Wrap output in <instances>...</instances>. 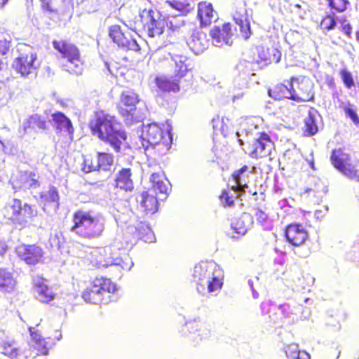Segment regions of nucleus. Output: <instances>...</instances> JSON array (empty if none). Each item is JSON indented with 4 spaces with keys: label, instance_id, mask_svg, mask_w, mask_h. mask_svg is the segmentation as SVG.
Wrapping results in <instances>:
<instances>
[{
    "label": "nucleus",
    "instance_id": "9",
    "mask_svg": "<svg viewBox=\"0 0 359 359\" xmlns=\"http://www.w3.org/2000/svg\"><path fill=\"white\" fill-rule=\"evenodd\" d=\"M276 151L275 144L266 132L258 133L257 137L248 143L245 152L254 159L268 158L272 161Z\"/></svg>",
    "mask_w": 359,
    "mask_h": 359
},
{
    "label": "nucleus",
    "instance_id": "19",
    "mask_svg": "<svg viewBox=\"0 0 359 359\" xmlns=\"http://www.w3.org/2000/svg\"><path fill=\"white\" fill-rule=\"evenodd\" d=\"M254 55V62L263 67L272 63H278L282 56L281 51L277 48H269L264 46H256Z\"/></svg>",
    "mask_w": 359,
    "mask_h": 359
},
{
    "label": "nucleus",
    "instance_id": "38",
    "mask_svg": "<svg viewBox=\"0 0 359 359\" xmlns=\"http://www.w3.org/2000/svg\"><path fill=\"white\" fill-rule=\"evenodd\" d=\"M16 285L13 273L7 269L0 268V290L4 292H12Z\"/></svg>",
    "mask_w": 359,
    "mask_h": 359
},
{
    "label": "nucleus",
    "instance_id": "2",
    "mask_svg": "<svg viewBox=\"0 0 359 359\" xmlns=\"http://www.w3.org/2000/svg\"><path fill=\"white\" fill-rule=\"evenodd\" d=\"M86 262L90 270L104 269L113 265L128 270L133 265L130 255L123 253L121 256H117L110 245L91 248L86 257Z\"/></svg>",
    "mask_w": 359,
    "mask_h": 359
},
{
    "label": "nucleus",
    "instance_id": "7",
    "mask_svg": "<svg viewBox=\"0 0 359 359\" xmlns=\"http://www.w3.org/2000/svg\"><path fill=\"white\" fill-rule=\"evenodd\" d=\"M53 48L57 50L62 58L67 60V70L69 73L80 75L83 71V61L79 48L67 40H54Z\"/></svg>",
    "mask_w": 359,
    "mask_h": 359
},
{
    "label": "nucleus",
    "instance_id": "3",
    "mask_svg": "<svg viewBox=\"0 0 359 359\" xmlns=\"http://www.w3.org/2000/svg\"><path fill=\"white\" fill-rule=\"evenodd\" d=\"M72 219L73 225L70 230L82 238L96 239L104 232L103 221L90 212L77 210L72 214Z\"/></svg>",
    "mask_w": 359,
    "mask_h": 359
},
{
    "label": "nucleus",
    "instance_id": "20",
    "mask_svg": "<svg viewBox=\"0 0 359 359\" xmlns=\"http://www.w3.org/2000/svg\"><path fill=\"white\" fill-rule=\"evenodd\" d=\"M234 9L235 11L233 18L236 25L239 27L241 37L245 40L248 39L250 37L252 32L245 2H235Z\"/></svg>",
    "mask_w": 359,
    "mask_h": 359
},
{
    "label": "nucleus",
    "instance_id": "56",
    "mask_svg": "<svg viewBox=\"0 0 359 359\" xmlns=\"http://www.w3.org/2000/svg\"><path fill=\"white\" fill-rule=\"evenodd\" d=\"M9 0H0V8H3Z\"/></svg>",
    "mask_w": 359,
    "mask_h": 359
},
{
    "label": "nucleus",
    "instance_id": "24",
    "mask_svg": "<svg viewBox=\"0 0 359 359\" xmlns=\"http://www.w3.org/2000/svg\"><path fill=\"white\" fill-rule=\"evenodd\" d=\"M164 198L158 196L154 189H148L141 194L140 203L146 213L154 214L158 209V199L163 200Z\"/></svg>",
    "mask_w": 359,
    "mask_h": 359
},
{
    "label": "nucleus",
    "instance_id": "51",
    "mask_svg": "<svg viewBox=\"0 0 359 359\" xmlns=\"http://www.w3.org/2000/svg\"><path fill=\"white\" fill-rule=\"evenodd\" d=\"M320 25L322 29L330 31L335 27L336 21L331 15H326L323 18Z\"/></svg>",
    "mask_w": 359,
    "mask_h": 359
},
{
    "label": "nucleus",
    "instance_id": "14",
    "mask_svg": "<svg viewBox=\"0 0 359 359\" xmlns=\"http://www.w3.org/2000/svg\"><path fill=\"white\" fill-rule=\"evenodd\" d=\"M296 80L297 79L294 77L290 78V87L283 83H278L269 90V95L275 100L290 99L297 102H306L311 100L313 95H311L309 93L305 95L294 92L292 82Z\"/></svg>",
    "mask_w": 359,
    "mask_h": 359
},
{
    "label": "nucleus",
    "instance_id": "30",
    "mask_svg": "<svg viewBox=\"0 0 359 359\" xmlns=\"http://www.w3.org/2000/svg\"><path fill=\"white\" fill-rule=\"evenodd\" d=\"M210 34L216 43L228 44L232 36L231 25L226 22L222 26H215L210 29Z\"/></svg>",
    "mask_w": 359,
    "mask_h": 359
},
{
    "label": "nucleus",
    "instance_id": "22",
    "mask_svg": "<svg viewBox=\"0 0 359 359\" xmlns=\"http://www.w3.org/2000/svg\"><path fill=\"white\" fill-rule=\"evenodd\" d=\"M183 331L185 333L189 332L191 339L196 343L210 336V329L203 323L196 320L187 322L184 325Z\"/></svg>",
    "mask_w": 359,
    "mask_h": 359
},
{
    "label": "nucleus",
    "instance_id": "26",
    "mask_svg": "<svg viewBox=\"0 0 359 359\" xmlns=\"http://www.w3.org/2000/svg\"><path fill=\"white\" fill-rule=\"evenodd\" d=\"M28 330L31 336V348L35 351L36 355H46L48 348L45 339L41 336V331L32 326L29 327Z\"/></svg>",
    "mask_w": 359,
    "mask_h": 359
},
{
    "label": "nucleus",
    "instance_id": "25",
    "mask_svg": "<svg viewBox=\"0 0 359 359\" xmlns=\"http://www.w3.org/2000/svg\"><path fill=\"white\" fill-rule=\"evenodd\" d=\"M174 77L177 81H180L189 74H191L194 69L192 60L187 56L176 55L174 57Z\"/></svg>",
    "mask_w": 359,
    "mask_h": 359
},
{
    "label": "nucleus",
    "instance_id": "6",
    "mask_svg": "<svg viewBox=\"0 0 359 359\" xmlns=\"http://www.w3.org/2000/svg\"><path fill=\"white\" fill-rule=\"evenodd\" d=\"M192 282L196 284L198 293L203 294L219 290L223 285V277L219 269L207 263L196 264L192 273Z\"/></svg>",
    "mask_w": 359,
    "mask_h": 359
},
{
    "label": "nucleus",
    "instance_id": "57",
    "mask_svg": "<svg viewBox=\"0 0 359 359\" xmlns=\"http://www.w3.org/2000/svg\"><path fill=\"white\" fill-rule=\"evenodd\" d=\"M355 38H356V41L359 43V29L355 33Z\"/></svg>",
    "mask_w": 359,
    "mask_h": 359
},
{
    "label": "nucleus",
    "instance_id": "49",
    "mask_svg": "<svg viewBox=\"0 0 359 359\" xmlns=\"http://www.w3.org/2000/svg\"><path fill=\"white\" fill-rule=\"evenodd\" d=\"M157 84L161 89L165 91H175L179 90L180 89L177 83L171 81L168 79H158Z\"/></svg>",
    "mask_w": 359,
    "mask_h": 359
},
{
    "label": "nucleus",
    "instance_id": "50",
    "mask_svg": "<svg viewBox=\"0 0 359 359\" xmlns=\"http://www.w3.org/2000/svg\"><path fill=\"white\" fill-rule=\"evenodd\" d=\"M166 3L168 4L170 7L182 12V13H189L192 8L190 4L188 3H183L178 1H168Z\"/></svg>",
    "mask_w": 359,
    "mask_h": 359
},
{
    "label": "nucleus",
    "instance_id": "47",
    "mask_svg": "<svg viewBox=\"0 0 359 359\" xmlns=\"http://www.w3.org/2000/svg\"><path fill=\"white\" fill-rule=\"evenodd\" d=\"M219 201L223 207H232L234 205L235 199L233 196L230 194L227 189L223 190L219 196Z\"/></svg>",
    "mask_w": 359,
    "mask_h": 359
},
{
    "label": "nucleus",
    "instance_id": "21",
    "mask_svg": "<svg viewBox=\"0 0 359 359\" xmlns=\"http://www.w3.org/2000/svg\"><path fill=\"white\" fill-rule=\"evenodd\" d=\"M285 235L288 243L294 246L302 245L309 238L307 230L299 224H290L287 226Z\"/></svg>",
    "mask_w": 359,
    "mask_h": 359
},
{
    "label": "nucleus",
    "instance_id": "60",
    "mask_svg": "<svg viewBox=\"0 0 359 359\" xmlns=\"http://www.w3.org/2000/svg\"><path fill=\"white\" fill-rule=\"evenodd\" d=\"M346 20H341V22H345Z\"/></svg>",
    "mask_w": 359,
    "mask_h": 359
},
{
    "label": "nucleus",
    "instance_id": "48",
    "mask_svg": "<svg viewBox=\"0 0 359 359\" xmlns=\"http://www.w3.org/2000/svg\"><path fill=\"white\" fill-rule=\"evenodd\" d=\"M330 8L336 12L341 13L346 10L348 0H327Z\"/></svg>",
    "mask_w": 359,
    "mask_h": 359
},
{
    "label": "nucleus",
    "instance_id": "42",
    "mask_svg": "<svg viewBox=\"0 0 359 359\" xmlns=\"http://www.w3.org/2000/svg\"><path fill=\"white\" fill-rule=\"evenodd\" d=\"M245 213H242L232 219L231 226L238 235H244L248 230L247 225L244 221Z\"/></svg>",
    "mask_w": 359,
    "mask_h": 359
},
{
    "label": "nucleus",
    "instance_id": "45",
    "mask_svg": "<svg viewBox=\"0 0 359 359\" xmlns=\"http://www.w3.org/2000/svg\"><path fill=\"white\" fill-rule=\"evenodd\" d=\"M40 198L44 205H48L52 203H57L60 197L56 188L51 187L46 194H40Z\"/></svg>",
    "mask_w": 359,
    "mask_h": 359
},
{
    "label": "nucleus",
    "instance_id": "62",
    "mask_svg": "<svg viewBox=\"0 0 359 359\" xmlns=\"http://www.w3.org/2000/svg\"><path fill=\"white\" fill-rule=\"evenodd\" d=\"M357 359H359V357Z\"/></svg>",
    "mask_w": 359,
    "mask_h": 359
},
{
    "label": "nucleus",
    "instance_id": "18",
    "mask_svg": "<svg viewBox=\"0 0 359 359\" xmlns=\"http://www.w3.org/2000/svg\"><path fill=\"white\" fill-rule=\"evenodd\" d=\"M139 102V96L134 90L123 91L116 104L118 113L126 118L133 116Z\"/></svg>",
    "mask_w": 359,
    "mask_h": 359
},
{
    "label": "nucleus",
    "instance_id": "39",
    "mask_svg": "<svg viewBox=\"0 0 359 359\" xmlns=\"http://www.w3.org/2000/svg\"><path fill=\"white\" fill-rule=\"evenodd\" d=\"M313 109H311L308 112V116L304 119V127L303 134L306 137H311L317 133L318 128L315 119Z\"/></svg>",
    "mask_w": 359,
    "mask_h": 359
},
{
    "label": "nucleus",
    "instance_id": "15",
    "mask_svg": "<svg viewBox=\"0 0 359 359\" xmlns=\"http://www.w3.org/2000/svg\"><path fill=\"white\" fill-rule=\"evenodd\" d=\"M15 192L39 189L41 187L39 176L32 170L20 171L11 180Z\"/></svg>",
    "mask_w": 359,
    "mask_h": 359
},
{
    "label": "nucleus",
    "instance_id": "29",
    "mask_svg": "<svg viewBox=\"0 0 359 359\" xmlns=\"http://www.w3.org/2000/svg\"><path fill=\"white\" fill-rule=\"evenodd\" d=\"M187 44L195 54H200L208 47L209 41L203 32L195 31L188 39Z\"/></svg>",
    "mask_w": 359,
    "mask_h": 359
},
{
    "label": "nucleus",
    "instance_id": "41",
    "mask_svg": "<svg viewBox=\"0 0 359 359\" xmlns=\"http://www.w3.org/2000/svg\"><path fill=\"white\" fill-rule=\"evenodd\" d=\"M82 159L81 170L84 172L89 173L99 170L97 156L91 154H86L82 155Z\"/></svg>",
    "mask_w": 359,
    "mask_h": 359
},
{
    "label": "nucleus",
    "instance_id": "5",
    "mask_svg": "<svg viewBox=\"0 0 359 359\" xmlns=\"http://www.w3.org/2000/svg\"><path fill=\"white\" fill-rule=\"evenodd\" d=\"M116 290L112 280L103 276H95L81 293L83 300L90 304H107L111 301V294Z\"/></svg>",
    "mask_w": 359,
    "mask_h": 359
},
{
    "label": "nucleus",
    "instance_id": "43",
    "mask_svg": "<svg viewBox=\"0 0 359 359\" xmlns=\"http://www.w3.org/2000/svg\"><path fill=\"white\" fill-rule=\"evenodd\" d=\"M12 46V39L8 34H0V57L7 55ZM3 61L0 59V70L2 69Z\"/></svg>",
    "mask_w": 359,
    "mask_h": 359
},
{
    "label": "nucleus",
    "instance_id": "36",
    "mask_svg": "<svg viewBox=\"0 0 359 359\" xmlns=\"http://www.w3.org/2000/svg\"><path fill=\"white\" fill-rule=\"evenodd\" d=\"M198 17L201 25H208L215 20V13L210 3L202 1L198 5Z\"/></svg>",
    "mask_w": 359,
    "mask_h": 359
},
{
    "label": "nucleus",
    "instance_id": "16",
    "mask_svg": "<svg viewBox=\"0 0 359 359\" xmlns=\"http://www.w3.org/2000/svg\"><path fill=\"white\" fill-rule=\"evenodd\" d=\"M18 257L29 266L43 263L44 251L36 244H20L15 248Z\"/></svg>",
    "mask_w": 359,
    "mask_h": 359
},
{
    "label": "nucleus",
    "instance_id": "34",
    "mask_svg": "<svg viewBox=\"0 0 359 359\" xmlns=\"http://www.w3.org/2000/svg\"><path fill=\"white\" fill-rule=\"evenodd\" d=\"M150 181L152 186L150 189H154L155 191L162 195L163 198H165L168 191L170 190V184L167 179L163 175L158 172H154L151 175Z\"/></svg>",
    "mask_w": 359,
    "mask_h": 359
},
{
    "label": "nucleus",
    "instance_id": "59",
    "mask_svg": "<svg viewBox=\"0 0 359 359\" xmlns=\"http://www.w3.org/2000/svg\"><path fill=\"white\" fill-rule=\"evenodd\" d=\"M6 250H7V248H4L3 252H1L0 253H1V254H3V252H5Z\"/></svg>",
    "mask_w": 359,
    "mask_h": 359
},
{
    "label": "nucleus",
    "instance_id": "27",
    "mask_svg": "<svg viewBox=\"0 0 359 359\" xmlns=\"http://www.w3.org/2000/svg\"><path fill=\"white\" fill-rule=\"evenodd\" d=\"M34 287L37 294V298L42 302L49 303L56 297V293L42 278H36L34 280Z\"/></svg>",
    "mask_w": 359,
    "mask_h": 359
},
{
    "label": "nucleus",
    "instance_id": "40",
    "mask_svg": "<svg viewBox=\"0 0 359 359\" xmlns=\"http://www.w3.org/2000/svg\"><path fill=\"white\" fill-rule=\"evenodd\" d=\"M285 354L287 359H311L309 353L299 349V346L294 343L286 346Z\"/></svg>",
    "mask_w": 359,
    "mask_h": 359
},
{
    "label": "nucleus",
    "instance_id": "23",
    "mask_svg": "<svg viewBox=\"0 0 359 359\" xmlns=\"http://www.w3.org/2000/svg\"><path fill=\"white\" fill-rule=\"evenodd\" d=\"M57 134H66L72 140L74 137V126L71 120L61 111H55L52 114Z\"/></svg>",
    "mask_w": 359,
    "mask_h": 359
},
{
    "label": "nucleus",
    "instance_id": "28",
    "mask_svg": "<svg viewBox=\"0 0 359 359\" xmlns=\"http://www.w3.org/2000/svg\"><path fill=\"white\" fill-rule=\"evenodd\" d=\"M132 169L122 168L116 175L114 180V187L125 191H131L134 188L133 181L132 179Z\"/></svg>",
    "mask_w": 359,
    "mask_h": 359
},
{
    "label": "nucleus",
    "instance_id": "11",
    "mask_svg": "<svg viewBox=\"0 0 359 359\" xmlns=\"http://www.w3.org/2000/svg\"><path fill=\"white\" fill-rule=\"evenodd\" d=\"M330 163L333 167L346 177L359 182V172L351 163L349 154L345 151L344 148L332 149L330 155Z\"/></svg>",
    "mask_w": 359,
    "mask_h": 359
},
{
    "label": "nucleus",
    "instance_id": "33",
    "mask_svg": "<svg viewBox=\"0 0 359 359\" xmlns=\"http://www.w3.org/2000/svg\"><path fill=\"white\" fill-rule=\"evenodd\" d=\"M325 192L323 182L320 180H316L304 189L303 195L306 198L313 199L314 202L318 203L321 201Z\"/></svg>",
    "mask_w": 359,
    "mask_h": 359
},
{
    "label": "nucleus",
    "instance_id": "61",
    "mask_svg": "<svg viewBox=\"0 0 359 359\" xmlns=\"http://www.w3.org/2000/svg\"><path fill=\"white\" fill-rule=\"evenodd\" d=\"M357 359H359V357Z\"/></svg>",
    "mask_w": 359,
    "mask_h": 359
},
{
    "label": "nucleus",
    "instance_id": "10",
    "mask_svg": "<svg viewBox=\"0 0 359 359\" xmlns=\"http://www.w3.org/2000/svg\"><path fill=\"white\" fill-rule=\"evenodd\" d=\"M147 15L149 20L144 23V27L147 31L149 37L161 35L165 29L168 32H175L180 27V22L177 21L175 17H165L159 15L156 18L151 11H149Z\"/></svg>",
    "mask_w": 359,
    "mask_h": 359
},
{
    "label": "nucleus",
    "instance_id": "31",
    "mask_svg": "<svg viewBox=\"0 0 359 359\" xmlns=\"http://www.w3.org/2000/svg\"><path fill=\"white\" fill-rule=\"evenodd\" d=\"M255 167L250 169L247 165H243L241 168L235 170L231 174V177L233 180L235 184L231 187V189L236 192L244 191L245 188H248L247 182L243 183V180L245 176L253 172Z\"/></svg>",
    "mask_w": 359,
    "mask_h": 359
},
{
    "label": "nucleus",
    "instance_id": "58",
    "mask_svg": "<svg viewBox=\"0 0 359 359\" xmlns=\"http://www.w3.org/2000/svg\"><path fill=\"white\" fill-rule=\"evenodd\" d=\"M238 142L241 146H243L244 144L243 141L241 139H238Z\"/></svg>",
    "mask_w": 359,
    "mask_h": 359
},
{
    "label": "nucleus",
    "instance_id": "32",
    "mask_svg": "<svg viewBox=\"0 0 359 359\" xmlns=\"http://www.w3.org/2000/svg\"><path fill=\"white\" fill-rule=\"evenodd\" d=\"M1 351L11 359H27L25 350L22 349L14 341L5 340L1 343Z\"/></svg>",
    "mask_w": 359,
    "mask_h": 359
},
{
    "label": "nucleus",
    "instance_id": "1",
    "mask_svg": "<svg viewBox=\"0 0 359 359\" xmlns=\"http://www.w3.org/2000/svg\"><path fill=\"white\" fill-rule=\"evenodd\" d=\"M172 127L168 121L144 126L141 137L148 143L144 149L146 154L162 156L168 154L172 144Z\"/></svg>",
    "mask_w": 359,
    "mask_h": 359
},
{
    "label": "nucleus",
    "instance_id": "12",
    "mask_svg": "<svg viewBox=\"0 0 359 359\" xmlns=\"http://www.w3.org/2000/svg\"><path fill=\"white\" fill-rule=\"evenodd\" d=\"M37 55L29 46H25L19 50V55L13 62L12 67L22 77L34 74L37 69Z\"/></svg>",
    "mask_w": 359,
    "mask_h": 359
},
{
    "label": "nucleus",
    "instance_id": "37",
    "mask_svg": "<svg viewBox=\"0 0 359 359\" xmlns=\"http://www.w3.org/2000/svg\"><path fill=\"white\" fill-rule=\"evenodd\" d=\"M48 128L47 121L39 114H32L23 123V132L27 133L35 129L46 130Z\"/></svg>",
    "mask_w": 359,
    "mask_h": 359
},
{
    "label": "nucleus",
    "instance_id": "54",
    "mask_svg": "<svg viewBox=\"0 0 359 359\" xmlns=\"http://www.w3.org/2000/svg\"><path fill=\"white\" fill-rule=\"evenodd\" d=\"M41 7L44 11L49 13H55L56 10L52 6L51 0H40Z\"/></svg>",
    "mask_w": 359,
    "mask_h": 359
},
{
    "label": "nucleus",
    "instance_id": "46",
    "mask_svg": "<svg viewBox=\"0 0 359 359\" xmlns=\"http://www.w3.org/2000/svg\"><path fill=\"white\" fill-rule=\"evenodd\" d=\"M255 217L257 223L262 226H266L269 222V213L266 208H257L255 213Z\"/></svg>",
    "mask_w": 359,
    "mask_h": 359
},
{
    "label": "nucleus",
    "instance_id": "4",
    "mask_svg": "<svg viewBox=\"0 0 359 359\" xmlns=\"http://www.w3.org/2000/svg\"><path fill=\"white\" fill-rule=\"evenodd\" d=\"M3 211L4 219L18 230L28 227L34 218L38 215L35 205L22 203L19 198H13L11 203L4 207Z\"/></svg>",
    "mask_w": 359,
    "mask_h": 359
},
{
    "label": "nucleus",
    "instance_id": "53",
    "mask_svg": "<svg viewBox=\"0 0 359 359\" xmlns=\"http://www.w3.org/2000/svg\"><path fill=\"white\" fill-rule=\"evenodd\" d=\"M345 115L350 118L351 121L355 124H359V116L356 114V112L351 108L348 107H346L344 109Z\"/></svg>",
    "mask_w": 359,
    "mask_h": 359
},
{
    "label": "nucleus",
    "instance_id": "44",
    "mask_svg": "<svg viewBox=\"0 0 359 359\" xmlns=\"http://www.w3.org/2000/svg\"><path fill=\"white\" fill-rule=\"evenodd\" d=\"M97 158L99 169L102 168L104 170H107L112 165L114 162V157L111 154L97 152Z\"/></svg>",
    "mask_w": 359,
    "mask_h": 359
},
{
    "label": "nucleus",
    "instance_id": "8",
    "mask_svg": "<svg viewBox=\"0 0 359 359\" xmlns=\"http://www.w3.org/2000/svg\"><path fill=\"white\" fill-rule=\"evenodd\" d=\"M149 234H151V229L147 226L141 225L136 227L135 231H126L110 245L117 256H121L123 253L129 255L128 252L133 248L137 241L142 239L147 241Z\"/></svg>",
    "mask_w": 359,
    "mask_h": 359
},
{
    "label": "nucleus",
    "instance_id": "17",
    "mask_svg": "<svg viewBox=\"0 0 359 359\" xmlns=\"http://www.w3.org/2000/svg\"><path fill=\"white\" fill-rule=\"evenodd\" d=\"M109 36L118 47L126 50L137 51L140 46L132 36L130 31H123L118 25H114L109 28Z\"/></svg>",
    "mask_w": 359,
    "mask_h": 359
},
{
    "label": "nucleus",
    "instance_id": "35",
    "mask_svg": "<svg viewBox=\"0 0 359 359\" xmlns=\"http://www.w3.org/2000/svg\"><path fill=\"white\" fill-rule=\"evenodd\" d=\"M126 139L127 135L125 132L114 129L102 140L108 143L116 152H119Z\"/></svg>",
    "mask_w": 359,
    "mask_h": 359
},
{
    "label": "nucleus",
    "instance_id": "55",
    "mask_svg": "<svg viewBox=\"0 0 359 359\" xmlns=\"http://www.w3.org/2000/svg\"><path fill=\"white\" fill-rule=\"evenodd\" d=\"M340 30L344 32L348 38L351 37L352 34V26L349 23H345L341 25L339 27Z\"/></svg>",
    "mask_w": 359,
    "mask_h": 359
},
{
    "label": "nucleus",
    "instance_id": "13",
    "mask_svg": "<svg viewBox=\"0 0 359 359\" xmlns=\"http://www.w3.org/2000/svg\"><path fill=\"white\" fill-rule=\"evenodd\" d=\"M116 119L114 116L101 111L97 112L89 123V128L93 135H97L101 140L111 133L114 128Z\"/></svg>",
    "mask_w": 359,
    "mask_h": 359
},
{
    "label": "nucleus",
    "instance_id": "52",
    "mask_svg": "<svg viewBox=\"0 0 359 359\" xmlns=\"http://www.w3.org/2000/svg\"><path fill=\"white\" fill-rule=\"evenodd\" d=\"M340 75L345 86L350 89L354 86V81L350 72L346 69L340 71Z\"/></svg>",
    "mask_w": 359,
    "mask_h": 359
}]
</instances>
